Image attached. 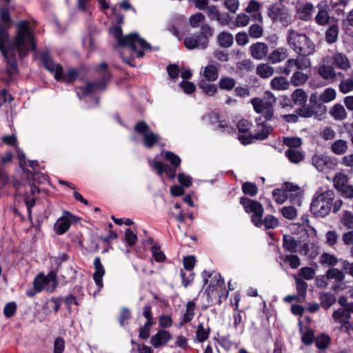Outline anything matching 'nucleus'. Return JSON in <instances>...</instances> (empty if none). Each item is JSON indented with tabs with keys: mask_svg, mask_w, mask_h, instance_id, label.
Here are the masks:
<instances>
[{
	"mask_svg": "<svg viewBox=\"0 0 353 353\" xmlns=\"http://www.w3.org/2000/svg\"><path fill=\"white\" fill-rule=\"evenodd\" d=\"M110 33L117 41L119 46H128L133 53V56L141 58L144 55L143 50H139L137 47L143 49H151V46L143 39L139 37L137 33H131L125 37L122 36V30L119 26H114L110 29Z\"/></svg>",
	"mask_w": 353,
	"mask_h": 353,
	"instance_id": "obj_2",
	"label": "nucleus"
},
{
	"mask_svg": "<svg viewBox=\"0 0 353 353\" xmlns=\"http://www.w3.org/2000/svg\"><path fill=\"white\" fill-rule=\"evenodd\" d=\"M205 19V15L201 12H196L191 15L189 18V24L192 28H197L204 23Z\"/></svg>",
	"mask_w": 353,
	"mask_h": 353,
	"instance_id": "obj_46",
	"label": "nucleus"
},
{
	"mask_svg": "<svg viewBox=\"0 0 353 353\" xmlns=\"http://www.w3.org/2000/svg\"><path fill=\"white\" fill-rule=\"evenodd\" d=\"M312 163L318 171H324L326 168L332 169L335 165L328 157L315 154L312 158Z\"/></svg>",
	"mask_w": 353,
	"mask_h": 353,
	"instance_id": "obj_16",
	"label": "nucleus"
},
{
	"mask_svg": "<svg viewBox=\"0 0 353 353\" xmlns=\"http://www.w3.org/2000/svg\"><path fill=\"white\" fill-rule=\"evenodd\" d=\"M184 45L187 48L190 50H192L196 48H199L201 49H205L207 48L206 39L204 37L200 39L199 35L196 37L190 36L186 37L184 39Z\"/></svg>",
	"mask_w": 353,
	"mask_h": 353,
	"instance_id": "obj_21",
	"label": "nucleus"
},
{
	"mask_svg": "<svg viewBox=\"0 0 353 353\" xmlns=\"http://www.w3.org/2000/svg\"><path fill=\"white\" fill-rule=\"evenodd\" d=\"M204 285H207L209 282V285L206 289L208 295L210 294L214 290L219 288H222L224 284V281L221 276L216 272L210 273L207 271H203L202 273Z\"/></svg>",
	"mask_w": 353,
	"mask_h": 353,
	"instance_id": "obj_13",
	"label": "nucleus"
},
{
	"mask_svg": "<svg viewBox=\"0 0 353 353\" xmlns=\"http://www.w3.org/2000/svg\"><path fill=\"white\" fill-rule=\"evenodd\" d=\"M283 247L289 252H294L296 250V243L290 236H283Z\"/></svg>",
	"mask_w": 353,
	"mask_h": 353,
	"instance_id": "obj_51",
	"label": "nucleus"
},
{
	"mask_svg": "<svg viewBox=\"0 0 353 353\" xmlns=\"http://www.w3.org/2000/svg\"><path fill=\"white\" fill-rule=\"evenodd\" d=\"M320 300L322 306L325 309H328L335 303L336 298L330 293H322L320 295Z\"/></svg>",
	"mask_w": 353,
	"mask_h": 353,
	"instance_id": "obj_44",
	"label": "nucleus"
},
{
	"mask_svg": "<svg viewBox=\"0 0 353 353\" xmlns=\"http://www.w3.org/2000/svg\"><path fill=\"white\" fill-rule=\"evenodd\" d=\"M263 225H264L267 229H273L278 226L279 221L275 216L269 214L265 217Z\"/></svg>",
	"mask_w": 353,
	"mask_h": 353,
	"instance_id": "obj_60",
	"label": "nucleus"
},
{
	"mask_svg": "<svg viewBox=\"0 0 353 353\" xmlns=\"http://www.w3.org/2000/svg\"><path fill=\"white\" fill-rule=\"evenodd\" d=\"M334 192L332 190L319 188L310 205L312 213L316 217H325L331 211Z\"/></svg>",
	"mask_w": 353,
	"mask_h": 353,
	"instance_id": "obj_3",
	"label": "nucleus"
},
{
	"mask_svg": "<svg viewBox=\"0 0 353 353\" xmlns=\"http://www.w3.org/2000/svg\"><path fill=\"white\" fill-rule=\"evenodd\" d=\"M243 206L245 211L248 213H252L251 221L256 227L263 225L262 216L263 214V208L261 204L256 201L250 200L246 197H242L240 201Z\"/></svg>",
	"mask_w": 353,
	"mask_h": 353,
	"instance_id": "obj_9",
	"label": "nucleus"
},
{
	"mask_svg": "<svg viewBox=\"0 0 353 353\" xmlns=\"http://www.w3.org/2000/svg\"><path fill=\"white\" fill-rule=\"evenodd\" d=\"M95 272L94 274V280L97 285L101 288L103 286V276L105 274L104 268L101 263L100 259L97 257L94 261Z\"/></svg>",
	"mask_w": 353,
	"mask_h": 353,
	"instance_id": "obj_23",
	"label": "nucleus"
},
{
	"mask_svg": "<svg viewBox=\"0 0 353 353\" xmlns=\"http://www.w3.org/2000/svg\"><path fill=\"white\" fill-rule=\"evenodd\" d=\"M341 224L347 229L353 230V213L350 211H344L340 219Z\"/></svg>",
	"mask_w": 353,
	"mask_h": 353,
	"instance_id": "obj_41",
	"label": "nucleus"
},
{
	"mask_svg": "<svg viewBox=\"0 0 353 353\" xmlns=\"http://www.w3.org/2000/svg\"><path fill=\"white\" fill-rule=\"evenodd\" d=\"M330 114L336 120H343L347 117V112L341 104H335L330 110Z\"/></svg>",
	"mask_w": 353,
	"mask_h": 353,
	"instance_id": "obj_35",
	"label": "nucleus"
},
{
	"mask_svg": "<svg viewBox=\"0 0 353 353\" xmlns=\"http://www.w3.org/2000/svg\"><path fill=\"white\" fill-rule=\"evenodd\" d=\"M334 186L336 190L341 189L347 183V177L345 174L338 173L335 175L334 180Z\"/></svg>",
	"mask_w": 353,
	"mask_h": 353,
	"instance_id": "obj_50",
	"label": "nucleus"
},
{
	"mask_svg": "<svg viewBox=\"0 0 353 353\" xmlns=\"http://www.w3.org/2000/svg\"><path fill=\"white\" fill-rule=\"evenodd\" d=\"M210 333V327L208 325H205L203 323H200L196 327L195 341L198 343H203L209 338Z\"/></svg>",
	"mask_w": 353,
	"mask_h": 353,
	"instance_id": "obj_26",
	"label": "nucleus"
},
{
	"mask_svg": "<svg viewBox=\"0 0 353 353\" xmlns=\"http://www.w3.org/2000/svg\"><path fill=\"white\" fill-rule=\"evenodd\" d=\"M236 85L234 79L229 77H223L219 81V88L222 90H232Z\"/></svg>",
	"mask_w": 353,
	"mask_h": 353,
	"instance_id": "obj_40",
	"label": "nucleus"
},
{
	"mask_svg": "<svg viewBox=\"0 0 353 353\" xmlns=\"http://www.w3.org/2000/svg\"><path fill=\"white\" fill-rule=\"evenodd\" d=\"M330 341V338L328 335L321 334L317 336L315 339V343L318 348L325 349L327 347Z\"/></svg>",
	"mask_w": 353,
	"mask_h": 353,
	"instance_id": "obj_58",
	"label": "nucleus"
},
{
	"mask_svg": "<svg viewBox=\"0 0 353 353\" xmlns=\"http://www.w3.org/2000/svg\"><path fill=\"white\" fill-rule=\"evenodd\" d=\"M347 143L344 140H338L336 141L332 145V150L334 153L336 154H342L347 151Z\"/></svg>",
	"mask_w": 353,
	"mask_h": 353,
	"instance_id": "obj_47",
	"label": "nucleus"
},
{
	"mask_svg": "<svg viewBox=\"0 0 353 353\" xmlns=\"http://www.w3.org/2000/svg\"><path fill=\"white\" fill-rule=\"evenodd\" d=\"M199 88L202 90L205 94L212 97L217 92V87L214 84L209 83L204 80H201L198 83Z\"/></svg>",
	"mask_w": 353,
	"mask_h": 353,
	"instance_id": "obj_36",
	"label": "nucleus"
},
{
	"mask_svg": "<svg viewBox=\"0 0 353 353\" xmlns=\"http://www.w3.org/2000/svg\"><path fill=\"white\" fill-rule=\"evenodd\" d=\"M125 241L130 246L134 245L137 241V234L130 228L125 232Z\"/></svg>",
	"mask_w": 353,
	"mask_h": 353,
	"instance_id": "obj_62",
	"label": "nucleus"
},
{
	"mask_svg": "<svg viewBox=\"0 0 353 353\" xmlns=\"http://www.w3.org/2000/svg\"><path fill=\"white\" fill-rule=\"evenodd\" d=\"M286 41L290 48L301 56H309L315 52L313 41L303 33L290 29L286 34Z\"/></svg>",
	"mask_w": 353,
	"mask_h": 353,
	"instance_id": "obj_4",
	"label": "nucleus"
},
{
	"mask_svg": "<svg viewBox=\"0 0 353 353\" xmlns=\"http://www.w3.org/2000/svg\"><path fill=\"white\" fill-rule=\"evenodd\" d=\"M270 85L275 90H285L290 86V81L284 77H275L271 80Z\"/></svg>",
	"mask_w": 353,
	"mask_h": 353,
	"instance_id": "obj_28",
	"label": "nucleus"
},
{
	"mask_svg": "<svg viewBox=\"0 0 353 353\" xmlns=\"http://www.w3.org/2000/svg\"><path fill=\"white\" fill-rule=\"evenodd\" d=\"M161 156L164 157L165 160L169 161L175 168L179 166L181 163V159L179 156L176 155L172 152L165 151L161 153Z\"/></svg>",
	"mask_w": 353,
	"mask_h": 353,
	"instance_id": "obj_48",
	"label": "nucleus"
},
{
	"mask_svg": "<svg viewBox=\"0 0 353 353\" xmlns=\"http://www.w3.org/2000/svg\"><path fill=\"white\" fill-rule=\"evenodd\" d=\"M108 65L105 63H102L99 68V71H101V74L102 75L101 80L98 83H88L84 87H79L77 89V94L79 99H81V96H88L95 92L103 89L108 81L110 78L109 72L107 70Z\"/></svg>",
	"mask_w": 353,
	"mask_h": 353,
	"instance_id": "obj_6",
	"label": "nucleus"
},
{
	"mask_svg": "<svg viewBox=\"0 0 353 353\" xmlns=\"http://www.w3.org/2000/svg\"><path fill=\"white\" fill-rule=\"evenodd\" d=\"M134 130L143 137L144 145L148 148L153 147L159 140V136L153 132L144 121L138 122Z\"/></svg>",
	"mask_w": 353,
	"mask_h": 353,
	"instance_id": "obj_12",
	"label": "nucleus"
},
{
	"mask_svg": "<svg viewBox=\"0 0 353 353\" xmlns=\"http://www.w3.org/2000/svg\"><path fill=\"white\" fill-rule=\"evenodd\" d=\"M306 57L307 56L300 55L299 57H297L296 59H294V60L295 61L296 68L297 70H304L310 68V60Z\"/></svg>",
	"mask_w": 353,
	"mask_h": 353,
	"instance_id": "obj_42",
	"label": "nucleus"
},
{
	"mask_svg": "<svg viewBox=\"0 0 353 353\" xmlns=\"http://www.w3.org/2000/svg\"><path fill=\"white\" fill-rule=\"evenodd\" d=\"M272 130L270 126L263 123H258L253 134V138L258 140H264L269 136Z\"/></svg>",
	"mask_w": 353,
	"mask_h": 353,
	"instance_id": "obj_24",
	"label": "nucleus"
},
{
	"mask_svg": "<svg viewBox=\"0 0 353 353\" xmlns=\"http://www.w3.org/2000/svg\"><path fill=\"white\" fill-rule=\"evenodd\" d=\"M285 155L289 161L294 163H299L303 158V154L294 148H289L285 152Z\"/></svg>",
	"mask_w": 353,
	"mask_h": 353,
	"instance_id": "obj_43",
	"label": "nucleus"
},
{
	"mask_svg": "<svg viewBox=\"0 0 353 353\" xmlns=\"http://www.w3.org/2000/svg\"><path fill=\"white\" fill-rule=\"evenodd\" d=\"M236 68L240 72H249L253 69V63L249 59H245L236 63Z\"/></svg>",
	"mask_w": 353,
	"mask_h": 353,
	"instance_id": "obj_61",
	"label": "nucleus"
},
{
	"mask_svg": "<svg viewBox=\"0 0 353 353\" xmlns=\"http://www.w3.org/2000/svg\"><path fill=\"white\" fill-rule=\"evenodd\" d=\"M29 188H30V193L28 192L25 195L24 199H25L26 205L28 208V214H29V215H30L31 208H32V207H33L34 205V201H35L34 194L36 193H38L39 190L38 188L35 185H30Z\"/></svg>",
	"mask_w": 353,
	"mask_h": 353,
	"instance_id": "obj_30",
	"label": "nucleus"
},
{
	"mask_svg": "<svg viewBox=\"0 0 353 353\" xmlns=\"http://www.w3.org/2000/svg\"><path fill=\"white\" fill-rule=\"evenodd\" d=\"M3 1L8 4L10 0H0V51L7 62L5 72L10 77L18 72L17 55L19 58L26 57L30 51L35 49L36 46L33 31L27 21L17 23L14 39L12 41L9 40L8 30L12 21L8 10L2 8Z\"/></svg>",
	"mask_w": 353,
	"mask_h": 353,
	"instance_id": "obj_1",
	"label": "nucleus"
},
{
	"mask_svg": "<svg viewBox=\"0 0 353 353\" xmlns=\"http://www.w3.org/2000/svg\"><path fill=\"white\" fill-rule=\"evenodd\" d=\"M295 281L297 296L300 299H304L307 292V284L305 281L296 277H295Z\"/></svg>",
	"mask_w": 353,
	"mask_h": 353,
	"instance_id": "obj_49",
	"label": "nucleus"
},
{
	"mask_svg": "<svg viewBox=\"0 0 353 353\" xmlns=\"http://www.w3.org/2000/svg\"><path fill=\"white\" fill-rule=\"evenodd\" d=\"M33 284L36 292L43 290L52 292L57 287L56 273L50 272L46 276L41 273L34 278Z\"/></svg>",
	"mask_w": 353,
	"mask_h": 353,
	"instance_id": "obj_10",
	"label": "nucleus"
},
{
	"mask_svg": "<svg viewBox=\"0 0 353 353\" xmlns=\"http://www.w3.org/2000/svg\"><path fill=\"white\" fill-rule=\"evenodd\" d=\"M73 216L69 212H64L55 223V229L59 234H63L70 228Z\"/></svg>",
	"mask_w": 353,
	"mask_h": 353,
	"instance_id": "obj_17",
	"label": "nucleus"
},
{
	"mask_svg": "<svg viewBox=\"0 0 353 353\" xmlns=\"http://www.w3.org/2000/svg\"><path fill=\"white\" fill-rule=\"evenodd\" d=\"M195 303L193 301H188L186 304L185 312L182 316V324L187 323L192 321L194 316Z\"/></svg>",
	"mask_w": 353,
	"mask_h": 353,
	"instance_id": "obj_34",
	"label": "nucleus"
},
{
	"mask_svg": "<svg viewBox=\"0 0 353 353\" xmlns=\"http://www.w3.org/2000/svg\"><path fill=\"white\" fill-rule=\"evenodd\" d=\"M333 318L335 321L339 323H345L350 319V314L346 311L344 307L338 309L333 313Z\"/></svg>",
	"mask_w": 353,
	"mask_h": 353,
	"instance_id": "obj_45",
	"label": "nucleus"
},
{
	"mask_svg": "<svg viewBox=\"0 0 353 353\" xmlns=\"http://www.w3.org/2000/svg\"><path fill=\"white\" fill-rule=\"evenodd\" d=\"M200 75L209 82L215 81L219 77V63L210 61L201 69Z\"/></svg>",
	"mask_w": 353,
	"mask_h": 353,
	"instance_id": "obj_15",
	"label": "nucleus"
},
{
	"mask_svg": "<svg viewBox=\"0 0 353 353\" xmlns=\"http://www.w3.org/2000/svg\"><path fill=\"white\" fill-rule=\"evenodd\" d=\"M268 14L271 19L279 21L284 26H287L290 23V14L284 6L279 4L271 6L268 10Z\"/></svg>",
	"mask_w": 353,
	"mask_h": 353,
	"instance_id": "obj_11",
	"label": "nucleus"
},
{
	"mask_svg": "<svg viewBox=\"0 0 353 353\" xmlns=\"http://www.w3.org/2000/svg\"><path fill=\"white\" fill-rule=\"evenodd\" d=\"M308 79V75L301 72H295L290 78V81L294 86L298 87L303 85Z\"/></svg>",
	"mask_w": 353,
	"mask_h": 353,
	"instance_id": "obj_32",
	"label": "nucleus"
},
{
	"mask_svg": "<svg viewBox=\"0 0 353 353\" xmlns=\"http://www.w3.org/2000/svg\"><path fill=\"white\" fill-rule=\"evenodd\" d=\"M274 68L267 63H260L256 67V72L261 78L270 77L274 74Z\"/></svg>",
	"mask_w": 353,
	"mask_h": 353,
	"instance_id": "obj_31",
	"label": "nucleus"
},
{
	"mask_svg": "<svg viewBox=\"0 0 353 353\" xmlns=\"http://www.w3.org/2000/svg\"><path fill=\"white\" fill-rule=\"evenodd\" d=\"M42 59L46 68L54 74L56 79L65 83H71L77 78V74L75 70H70L64 74L62 66L60 64L54 63L50 57L45 55Z\"/></svg>",
	"mask_w": 353,
	"mask_h": 353,
	"instance_id": "obj_8",
	"label": "nucleus"
},
{
	"mask_svg": "<svg viewBox=\"0 0 353 353\" xmlns=\"http://www.w3.org/2000/svg\"><path fill=\"white\" fill-rule=\"evenodd\" d=\"M329 20L328 12L324 9H320L315 17V21L320 26L325 25Z\"/></svg>",
	"mask_w": 353,
	"mask_h": 353,
	"instance_id": "obj_53",
	"label": "nucleus"
},
{
	"mask_svg": "<svg viewBox=\"0 0 353 353\" xmlns=\"http://www.w3.org/2000/svg\"><path fill=\"white\" fill-rule=\"evenodd\" d=\"M272 196L279 204L283 203L288 199L294 205H301L302 190L300 187L292 183L285 182L281 189L274 190Z\"/></svg>",
	"mask_w": 353,
	"mask_h": 353,
	"instance_id": "obj_5",
	"label": "nucleus"
},
{
	"mask_svg": "<svg viewBox=\"0 0 353 353\" xmlns=\"http://www.w3.org/2000/svg\"><path fill=\"white\" fill-rule=\"evenodd\" d=\"M336 96V90L334 88H327L319 95V101L323 103H329L334 100Z\"/></svg>",
	"mask_w": 353,
	"mask_h": 353,
	"instance_id": "obj_39",
	"label": "nucleus"
},
{
	"mask_svg": "<svg viewBox=\"0 0 353 353\" xmlns=\"http://www.w3.org/2000/svg\"><path fill=\"white\" fill-rule=\"evenodd\" d=\"M150 165L157 170L159 175H161L164 172H167L169 176L173 179L176 174V170L169 169L161 162L158 161H149Z\"/></svg>",
	"mask_w": 353,
	"mask_h": 353,
	"instance_id": "obj_27",
	"label": "nucleus"
},
{
	"mask_svg": "<svg viewBox=\"0 0 353 353\" xmlns=\"http://www.w3.org/2000/svg\"><path fill=\"white\" fill-rule=\"evenodd\" d=\"M250 52L254 59L262 60L268 54V47L265 43L257 42L250 46Z\"/></svg>",
	"mask_w": 353,
	"mask_h": 353,
	"instance_id": "obj_18",
	"label": "nucleus"
},
{
	"mask_svg": "<svg viewBox=\"0 0 353 353\" xmlns=\"http://www.w3.org/2000/svg\"><path fill=\"white\" fill-rule=\"evenodd\" d=\"M276 102L274 94L270 92H266L265 97L254 98L251 100V103L256 112L261 114L266 119H270L273 115V105Z\"/></svg>",
	"mask_w": 353,
	"mask_h": 353,
	"instance_id": "obj_7",
	"label": "nucleus"
},
{
	"mask_svg": "<svg viewBox=\"0 0 353 353\" xmlns=\"http://www.w3.org/2000/svg\"><path fill=\"white\" fill-rule=\"evenodd\" d=\"M332 64L341 70H347L350 67V63L347 57L342 53H336L332 57Z\"/></svg>",
	"mask_w": 353,
	"mask_h": 353,
	"instance_id": "obj_25",
	"label": "nucleus"
},
{
	"mask_svg": "<svg viewBox=\"0 0 353 353\" xmlns=\"http://www.w3.org/2000/svg\"><path fill=\"white\" fill-rule=\"evenodd\" d=\"M292 101L295 105H303L307 101V95L303 90L296 89L291 95Z\"/></svg>",
	"mask_w": 353,
	"mask_h": 353,
	"instance_id": "obj_33",
	"label": "nucleus"
},
{
	"mask_svg": "<svg viewBox=\"0 0 353 353\" xmlns=\"http://www.w3.org/2000/svg\"><path fill=\"white\" fill-rule=\"evenodd\" d=\"M320 261L322 264H326L327 265H334L337 263L336 258L328 253H323L321 256Z\"/></svg>",
	"mask_w": 353,
	"mask_h": 353,
	"instance_id": "obj_63",
	"label": "nucleus"
},
{
	"mask_svg": "<svg viewBox=\"0 0 353 353\" xmlns=\"http://www.w3.org/2000/svg\"><path fill=\"white\" fill-rule=\"evenodd\" d=\"M327 59L328 57L323 59L324 63L318 68V73L323 79L332 81L336 77V74L332 67L325 64L328 63Z\"/></svg>",
	"mask_w": 353,
	"mask_h": 353,
	"instance_id": "obj_20",
	"label": "nucleus"
},
{
	"mask_svg": "<svg viewBox=\"0 0 353 353\" xmlns=\"http://www.w3.org/2000/svg\"><path fill=\"white\" fill-rule=\"evenodd\" d=\"M339 90L343 94H346L353 90V80L347 79L342 81L339 85Z\"/></svg>",
	"mask_w": 353,
	"mask_h": 353,
	"instance_id": "obj_64",
	"label": "nucleus"
},
{
	"mask_svg": "<svg viewBox=\"0 0 353 353\" xmlns=\"http://www.w3.org/2000/svg\"><path fill=\"white\" fill-rule=\"evenodd\" d=\"M288 56V49L285 47H279L271 52L268 59L272 64H276L284 61Z\"/></svg>",
	"mask_w": 353,
	"mask_h": 353,
	"instance_id": "obj_19",
	"label": "nucleus"
},
{
	"mask_svg": "<svg viewBox=\"0 0 353 353\" xmlns=\"http://www.w3.org/2000/svg\"><path fill=\"white\" fill-rule=\"evenodd\" d=\"M250 21V17L244 13L236 15L235 19L232 22L231 28L233 27L243 28L248 25Z\"/></svg>",
	"mask_w": 353,
	"mask_h": 353,
	"instance_id": "obj_38",
	"label": "nucleus"
},
{
	"mask_svg": "<svg viewBox=\"0 0 353 353\" xmlns=\"http://www.w3.org/2000/svg\"><path fill=\"white\" fill-rule=\"evenodd\" d=\"M248 32L252 38L258 39L262 37L263 29L258 24H253L250 26Z\"/></svg>",
	"mask_w": 353,
	"mask_h": 353,
	"instance_id": "obj_55",
	"label": "nucleus"
},
{
	"mask_svg": "<svg viewBox=\"0 0 353 353\" xmlns=\"http://www.w3.org/2000/svg\"><path fill=\"white\" fill-rule=\"evenodd\" d=\"M296 68L295 61L294 59H288L283 66L280 68V72L284 74L288 75Z\"/></svg>",
	"mask_w": 353,
	"mask_h": 353,
	"instance_id": "obj_56",
	"label": "nucleus"
},
{
	"mask_svg": "<svg viewBox=\"0 0 353 353\" xmlns=\"http://www.w3.org/2000/svg\"><path fill=\"white\" fill-rule=\"evenodd\" d=\"M172 334L165 330H159L150 339V344L154 348L162 347L171 341Z\"/></svg>",
	"mask_w": 353,
	"mask_h": 353,
	"instance_id": "obj_14",
	"label": "nucleus"
},
{
	"mask_svg": "<svg viewBox=\"0 0 353 353\" xmlns=\"http://www.w3.org/2000/svg\"><path fill=\"white\" fill-rule=\"evenodd\" d=\"M284 262L288 263L292 269L297 268L301 263L299 258L296 255L288 254L280 257Z\"/></svg>",
	"mask_w": 353,
	"mask_h": 353,
	"instance_id": "obj_52",
	"label": "nucleus"
},
{
	"mask_svg": "<svg viewBox=\"0 0 353 353\" xmlns=\"http://www.w3.org/2000/svg\"><path fill=\"white\" fill-rule=\"evenodd\" d=\"M218 44L222 48H229L234 42L233 35L228 32H221L217 36Z\"/></svg>",
	"mask_w": 353,
	"mask_h": 353,
	"instance_id": "obj_29",
	"label": "nucleus"
},
{
	"mask_svg": "<svg viewBox=\"0 0 353 353\" xmlns=\"http://www.w3.org/2000/svg\"><path fill=\"white\" fill-rule=\"evenodd\" d=\"M339 36V27L337 25H332L325 32V39L329 43H335Z\"/></svg>",
	"mask_w": 353,
	"mask_h": 353,
	"instance_id": "obj_37",
	"label": "nucleus"
},
{
	"mask_svg": "<svg viewBox=\"0 0 353 353\" xmlns=\"http://www.w3.org/2000/svg\"><path fill=\"white\" fill-rule=\"evenodd\" d=\"M314 6L311 3L299 4L297 7V13L299 18L303 21H308L312 17Z\"/></svg>",
	"mask_w": 353,
	"mask_h": 353,
	"instance_id": "obj_22",
	"label": "nucleus"
},
{
	"mask_svg": "<svg viewBox=\"0 0 353 353\" xmlns=\"http://www.w3.org/2000/svg\"><path fill=\"white\" fill-rule=\"evenodd\" d=\"M345 276L343 272L336 269L331 268L327 272V278L329 279H335L336 281H341L343 280Z\"/></svg>",
	"mask_w": 353,
	"mask_h": 353,
	"instance_id": "obj_54",
	"label": "nucleus"
},
{
	"mask_svg": "<svg viewBox=\"0 0 353 353\" xmlns=\"http://www.w3.org/2000/svg\"><path fill=\"white\" fill-rule=\"evenodd\" d=\"M214 30L208 24H203L201 28L200 39L204 37L206 39V46L208 44V39L213 35Z\"/></svg>",
	"mask_w": 353,
	"mask_h": 353,
	"instance_id": "obj_57",
	"label": "nucleus"
},
{
	"mask_svg": "<svg viewBox=\"0 0 353 353\" xmlns=\"http://www.w3.org/2000/svg\"><path fill=\"white\" fill-rule=\"evenodd\" d=\"M283 216L288 219L292 220L297 216V212L295 208L292 206H285L281 209Z\"/></svg>",
	"mask_w": 353,
	"mask_h": 353,
	"instance_id": "obj_59",
	"label": "nucleus"
}]
</instances>
